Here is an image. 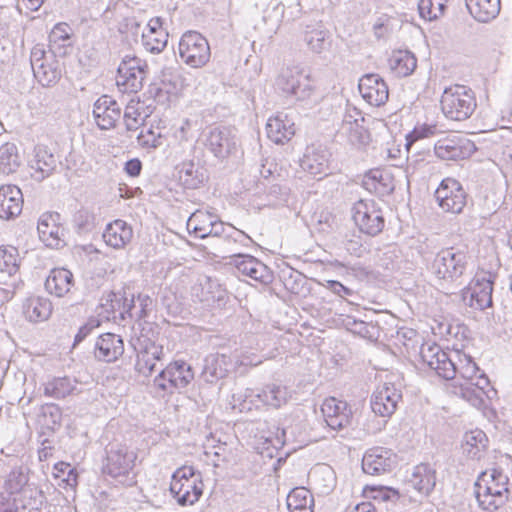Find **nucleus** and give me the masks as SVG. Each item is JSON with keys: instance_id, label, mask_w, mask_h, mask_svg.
<instances>
[{"instance_id": "nucleus-8", "label": "nucleus", "mask_w": 512, "mask_h": 512, "mask_svg": "<svg viewBox=\"0 0 512 512\" xmlns=\"http://www.w3.org/2000/svg\"><path fill=\"white\" fill-rule=\"evenodd\" d=\"M179 55L192 68L203 67L210 59V46L196 31L185 32L179 41Z\"/></svg>"}, {"instance_id": "nucleus-25", "label": "nucleus", "mask_w": 512, "mask_h": 512, "mask_svg": "<svg viewBox=\"0 0 512 512\" xmlns=\"http://www.w3.org/2000/svg\"><path fill=\"white\" fill-rule=\"evenodd\" d=\"M57 166L55 156L47 150L46 147L38 146L35 148V154L29 162L30 175L37 181L41 182L49 177Z\"/></svg>"}, {"instance_id": "nucleus-20", "label": "nucleus", "mask_w": 512, "mask_h": 512, "mask_svg": "<svg viewBox=\"0 0 512 512\" xmlns=\"http://www.w3.org/2000/svg\"><path fill=\"white\" fill-rule=\"evenodd\" d=\"M93 116L100 129L108 130L113 128L120 119L121 108L110 96L103 95L93 105Z\"/></svg>"}, {"instance_id": "nucleus-7", "label": "nucleus", "mask_w": 512, "mask_h": 512, "mask_svg": "<svg viewBox=\"0 0 512 512\" xmlns=\"http://www.w3.org/2000/svg\"><path fill=\"white\" fill-rule=\"evenodd\" d=\"M194 379V372L188 363L176 360L169 363L154 378L153 385L161 392L172 394L187 387Z\"/></svg>"}, {"instance_id": "nucleus-24", "label": "nucleus", "mask_w": 512, "mask_h": 512, "mask_svg": "<svg viewBox=\"0 0 512 512\" xmlns=\"http://www.w3.org/2000/svg\"><path fill=\"white\" fill-rule=\"evenodd\" d=\"M267 137L276 144H285L295 134V124L285 113L270 117L266 124Z\"/></svg>"}, {"instance_id": "nucleus-59", "label": "nucleus", "mask_w": 512, "mask_h": 512, "mask_svg": "<svg viewBox=\"0 0 512 512\" xmlns=\"http://www.w3.org/2000/svg\"><path fill=\"white\" fill-rule=\"evenodd\" d=\"M137 143L143 148H157L162 145V136L152 128H142L137 136Z\"/></svg>"}, {"instance_id": "nucleus-38", "label": "nucleus", "mask_w": 512, "mask_h": 512, "mask_svg": "<svg viewBox=\"0 0 512 512\" xmlns=\"http://www.w3.org/2000/svg\"><path fill=\"white\" fill-rule=\"evenodd\" d=\"M303 39L309 49L314 53L320 54L326 51L330 46L329 31L319 23L307 25L304 30Z\"/></svg>"}, {"instance_id": "nucleus-37", "label": "nucleus", "mask_w": 512, "mask_h": 512, "mask_svg": "<svg viewBox=\"0 0 512 512\" xmlns=\"http://www.w3.org/2000/svg\"><path fill=\"white\" fill-rule=\"evenodd\" d=\"M163 357V347L152 343L138 354L136 370L143 376L149 377L156 370L157 362H160Z\"/></svg>"}, {"instance_id": "nucleus-18", "label": "nucleus", "mask_w": 512, "mask_h": 512, "mask_svg": "<svg viewBox=\"0 0 512 512\" xmlns=\"http://www.w3.org/2000/svg\"><path fill=\"white\" fill-rule=\"evenodd\" d=\"M228 263L234 265L241 274L250 277L256 282L267 285L273 281L274 276L271 269L251 255L244 253L242 255H234V258L229 260Z\"/></svg>"}, {"instance_id": "nucleus-28", "label": "nucleus", "mask_w": 512, "mask_h": 512, "mask_svg": "<svg viewBox=\"0 0 512 512\" xmlns=\"http://www.w3.org/2000/svg\"><path fill=\"white\" fill-rule=\"evenodd\" d=\"M72 28L67 23L56 24L49 34V51L54 56L63 57L72 48Z\"/></svg>"}, {"instance_id": "nucleus-42", "label": "nucleus", "mask_w": 512, "mask_h": 512, "mask_svg": "<svg viewBox=\"0 0 512 512\" xmlns=\"http://www.w3.org/2000/svg\"><path fill=\"white\" fill-rule=\"evenodd\" d=\"M216 221V215L202 210H196L187 221V229L198 238L204 239L211 233V224Z\"/></svg>"}, {"instance_id": "nucleus-22", "label": "nucleus", "mask_w": 512, "mask_h": 512, "mask_svg": "<svg viewBox=\"0 0 512 512\" xmlns=\"http://www.w3.org/2000/svg\"><path fill=\"white\" fill-rule=\"evenodd\" d=\"M124 353V342L121 336L114 333L100 335L95 343L94 356L106 363L116 361Z\"/></svg>"}, {"instance_id": "nucleus-33", "label": "nucleus", "mask_w": 512, "mask_h": 512, "mask_svg": "<svg viewBox=\"0 0 512 512\" xmlns=\"http://www.w3.org/2000/svg\"><path fill=\"white\" fill-rule=\"evenodd\" d=\"M410 485L422 495H429L436 485V470L427 463L414 468L409 478Z\"/></svg>"}, {"instance_id": "nucleus-45", "label": "nucleus", "mask_w": 512, "mask_h": 512, "mask_svg": "<svg viewBox=\"0 0 512 512\" xmlns=\"http://www.w3.org/2000/svg\"><path fill=\"white\" fill-rule=\"evenodd\" d=\"M290 512H313L314 499L311 492L304 487L294 488L287 496Z\"/></svg>"}, {"instance_id": "nucleus-10", "label": "nucleus", "mask_w": 512, "mask_h": 512, "mask_svg": "<svg viewBox=\"0 0 512 512\" xmlns=\"http://www.w3.org/2000/svg\"><path fill=\"white\" fill-rule=\"evenodd\" d=\"M466 263L467 256L463 251L447 248L437 253L431 269L438 279L455 280L464 273Z\"/></svg>"}, {"instance_id": "nucleus-5", "label": "nucleus", "mask_w": 512, "mask_h": 512, "mask_svg": "<svg viewBox=\"0 0 512 512\" xmlns=\"http://www.w3.org/2000/svg\"><path fill=\"white\" fill-rule=\"evenodd\" d=\"M288 399L287 388L277 384L266 385L260 392L246 389L243 394L233 395V408L240 412L251 411L252 407H259L260 404L278 408L285 404Z\"/></svg>"}, {"instance_id": "nucleus-13", "label": "nucleus", "mask_w": 512, "mask_h": 512, "mask_svg": "<svg viewBox=\"0 0 512 512\" xmlns=\"http://www.w3.org/2000/svg\"><path fill=\"white\" fill-rule=\"evenodd\" d=\"M476 147L472 141L461 135H449L434 144V153L444 161H458L468 158Z\"/></svg>"}, {"instance_id": "nucleus-35", "label": "nucleus", "mask_w": 512, "mask_h": 512, "mask_svg": "<svg viewBox=\"0 0 512 512\" xmlns=\"http://www.w3.org/2000/svg\"><path fill=\"white\" fill-rule=\"evenodd\" d=\"M79 383L69 376L54 377L44 384V395L55 399H64L67 396L80 393Z\"/></svg>"}, {"instance_id": "nucleus-56", "label": "nucleus", "mask_w": 512, "mask_h": 512, "mask_svg": "<svg viewBox=\"0 0 512 512\" xmlns=\"http://www.w3.org/2000/svg\"><path fill=\"white\" fill-rule=\"evenodd\" d=\"M440 377L450 380L457 374V365L449 358V355L443 351L438 355L432 368Z\"/></svg>"}, {"instance_id": "nucleus-55", "label": "nucleus", "mask_w": 512, "mask_h": 512, "mask_svg": "<svg viewBox=\"0 0 512 512\" xmlns=\"http://www.w3.org/2000/svg\"><path fill=\"white\" fill-rule=\"evenodd\" d=\"M41 417L43 425L54 431L61 426L62 410L57 404H45L41 408Z\"/></svg>"}, {"instance_id": "nucleus-14", "label": "nucleus", "mask_w": 512, "mask_h": 512, "mask_svg": "<svg viewBox=\"0 0 512 512\" xmlns=\"http://www.w3.org/2000/svg\"><path fill=\"white\" fill-rule=\"evenodd\" d=\"M493 282L491 276L483 273L476 275L472 284L463 290L462 300L471 308L484 310L492 306Z\"/></svg>"}, {"instance_id": "nucleus-2", "label": "nucleus", "mask_w": 512, "mask_h": 512, "mask_svg": "<svg viewBox=\"0 0 512 512\" xmlns=\"http://www.w3.org/2000/svg\"><path fill=\"white\" fill-rule=\"evenodd\" d=\"M509 478L501 470L493 468L481 473L475 483V497L479 507L494 512L508 500Z\"/></svg>"}, {"instance_id": "nucleus-52", "label": "nucleus", "mask_w": 512, "mask_h": 512, "mask_svg": "<svg viewBox=\"0 0 512 512\" xmlns=\"http://www.w3.org/2000/svg\"><path fill=\"white\" fill-rule=\"evenodd\" d=\"M168 42L166 31H154L142 33V45L146 51L158 54L164 50Z\"/></svg>"}, {"instance_id": "nucleus-1", "label": "nucleus", "mask_w": 512, "mask_h": 512, "mask_svg": "<svg viewBox=\"0 0 512 512\" xmlns=\"http://www.w3.org/2000/svg\"><path fill=\"white\" fill-rule=\"evenodd\" d=\"M103 461V474L111 477L116 483L123 486H132L135 480V461L137 453L125 443L113 441L105 448Z\"/></svg>"}, {"instance_id": "nucleus-46", "label": "nucleus", "mask_w": 512, "mask_h": 512, "mask_svg": "<svg viewBox=\"0 0 512 512\" xmlns=\"http://www.w3.org/2000/svg\"><path fill=\"white\" fill-rule=\"evenodd\" d=\"M417 66V59L409 51H396L390 58V68L400 77H406L413 73Z\"/></svg>"}, {"instance_id": "nucleus-15", "label": "nucleus", "mask_w": 512, "mask_h": 512, "mask_svg": "<svg viewBox=\"0 0 512 512\" xmlns=\"http://www.w3.org/2000/svg\"><path fill=\"white\" fill-rule=\"evenodd\" d=\"M353 220L362 232L371 236L379 234L385 223L382 212L375 203L364 201L355 204Z\"/></svg>"}, {"instance_id": "nucleus-39", "label": "nucleus", "mask_w": 512, "mask_h": 512, "mask_svg": "<svg viewBox=\"0 0 512 512\" xmlns=\"http://www.w3.org/2000/svg\"><path fill=\"white\" fill-rule=\"evenodd\" d=\"M487 436L479 429L464 434L462 440L463 453L470 459H479L487 446Z\"/></svg>"}, {"instance_id": "nucleus-6", "label": "nucleus", "mask_w": 512, "mask_h": 512, "mask_svg": "<svg viewBox=\"0 0 512 512\" xmlns=\"http://www.w3.org/2000/svg\"><path fill=\"white\" fill-rule=\"evenodd\" d=\"M276 87L285 96L297 101L309 99L314 92L310 76L297 66L282 69L276 79Z\"/></svg>"}, {"instance_id": "nucleus-21", "label": "nucleus", "mask_w": 512, "mask_h": 512, "mask_svg": "<svg viewBox=\"0 0 512 512\" xmlns=\"http://www.w3.org/2000/svg\"><path fill=\"white\" fill-rule=\"evenodd\" d=\"M321 411L327 425L334 430L343 429L351 423L352 413L344 401L328 398L323 402Z\"/></svg>"}, {"instance_id": "nucleus-51", "label": "nucleus", "mask_w": 512, "mask_h": 512, "mask_svg": "<svg viewBox=\"0 0 512 512\" xmlns=\"http://www.w3.org/2000/svg\"><path fill=\"white\" fill-rule=\"evenodd\" d=\"M29 481L28 469L19 466L13 468L5 481V489L10 494L21 492Z\"/></svg>"}, {"instance_id": "nucleus-62", "label": "nucleus", "mask_w": 512, "mask_h": 512, "mask_svg": "<svg viewBox=\"0 0 512 512\" xmlns=\"http://www.w3.org/2000/svg\"><path fill=\"white\" fill-rule=\"evenodd\" d=\"M435 130H436L435 126H429V125L415 127L406 137L407 148L409 149V147L417 140L427 138V137L434 135Z\"/></svg>"}, {"instance_id": "nucleus-3", "label": "nucleus", "mask_w": 512, "mask_h": 512, "mask_svg": "<svg viewBox=\"0 0 512 512\" xmlns=\"http://www.w3.org/2000/svg\"><path fill=\"white\" fill-rule=\"evenodd\" d=\"M440 102L443 114L453 121H464L470 118L477 107L474 92L464 85L446 88Z\"/></svg>"}, {"instance_id": "nucleus-61", "label": "nucleus", "mask_w": 512, "mask_h": 512, "mask_svg": "<svg viewBox=\"0 0 512 512\" xmlns=\"http://www.w3.org/2000/svg\"><path fill=\"white\" fill-rule=\"evenodd\" d=\"M479 372V368L471 358H465L464 361H461V365L457 366V373L465 380L464 383L474 381Z\"/></svg>"}, {"instance_id": "nucleus-58", "label": "nucleus", "mask_w": 512, "mask_h": 512, "mask_svg": "<svg viewBox=\"0 0 512 512\" xmlns=\"http://www.w3.org/2000/svg\"><path fill=\"white\" fill-rule=\"evenodd\" d=\"M371 493V498L379 505L382 503L395 505L400 497L399 492L391 487H373Z\"/></svg>"}, {"instance_id": "nucleus-49", "label": "nucleus", "mask_w": 512, "mask_h": 512, "mask_svg": "<svg viewBox=\"0 0 512 512\" xmlns=\"http://www.w3.org/2000/svg\"><path fill=\"white\" fill-rule=\"evenodd\" d=\"M204 448L207 457H214L212 462L215 467L220 466L221 462L227 461L230 455L227 444L221 440H216L213 436L206 440Z\"/></svg>"}, {"instance_id": "nucleus-17", "label": "nucleus", "mask_w": 512, "mask_h": 512, "mask_svg": "<svg viewBox=\"0 0 512 512\" xmlns=\"http://www.w3.org/2000/svg\"><path fill=\"white\" fill-rule=\"evenodd\" d=\"M358 89L362 98L371 106L379 107L385 104L389 97L386 82L375 73L363 75L359 80Z\"/></svg>"}, {"instance_id": "nucleus-44", "label": "nucleus", "mask_w": 512, "mask_h": 512, "mask_svg": "<svg viewBox=\"0 0 512 512\" xmlns=\"http://www.w3.org/2000/svg\"><path fill=\"white\" fill-rule=\"evenodd\" d=\"M148 116L145 104L139 100L131 99L126 105L123 116L127 131L138 130Z\"/></svg>"}, {"instance_id": "nucleus-64", "label": "nucleus", "mask_w": 512, "mask_h": 512, "mask_svg": "<svg viewBox=\"0 0 512 512\" xmlns=\"http://www.w3.org/2000/svg\"><path fill=\"white\" fill-rule=\"evenodd\" d=\"M355 123H364L362 112L356 107L347 104L340 126L354 125Z\"/></svg>"}, {"instance_id": "nucleus-54", "label": "nucleus", "mask_w": 512, "mask_h": 512, "mask_svg": "<svg viewBox=\"0 0 512 512\" xmlns=\"http://www.w3.org/2000/svg\"><path fill=\"white\" fill-rule=\"evenodd\" d=\"M55 478H61V482L64 484L63 488H70L72 490L78 484V474L75 468H72L69 463L66 462H58L54 465V473Z\"/></svg>"}, {"instance_id": "nucleus-47", "label": "nucleus", "mask_w": 512, "mask_h": 512, "mask_svg": "<svg viewBox=\"0 0 512 512\" xmlns=\"http://www.w3.org/2000/svg\"><path fill=\"white\" fill-rule=\"evenodd\" d=\"M338 136L345 138L349 144L358 148L364 147L370 142V134L363 123L340 126Z\"/></svg>"}, {"instance_id": "nucleus-53", "label": "nucleus", "mask_w": 512, "mask_h": 512, "mask_svg": "<svg viewBox=\"0 0 512 512\" xmlns=\"http://www.w3.org/2000/svg\"><path fill=\"white\" fill-rule=\"evenodd\" d=\"M447 0H419L418 9L422 18L435 20L444 14Z\"/></svg>"}, {"instance_id": "nucleus-26", "label": "nucleus", "mask_w": 512, "mask_h": 512, "mask_svg": "<svg viewBox=\"0 0 512 512\" xmlns=\"http://www.w3.org/2000/svg\"><path fill=\"white\" fill-rule=\"evenodd\" d=\"M231 366L230 357L225 354L212 353L205 357L201 378L206 383H215L227 376Z\"/></svg>"}, {"instance_id": "nucleus-40", "label": "nucleus", "mask_w": 512, "mask_h": 512, "mask_svg": "<svg viewBox=\"0 0 512 512\" xmlns=\"http://www.w3.org/2000/svg\"><path fill=\"white\" fill-rule=\"evenodd\" d=\"M56 57L57 56L51 54L50 59L41 64V66H37V68H35L33 71L34 77L42 86H52L56 84L61 78L62 70L60 67V62L56 59Z\"/></svg>"}, {"instance_id": "nucleus-34", "label": "nucleus", "mask_w": 512, "mask_h": 512, "mask_svg": "<svg viewBox=\"0 0 512 512\" xmlns=\"http://www.w3.org/2000/svg\"><path fill=\"white\" fill-rule=\"evenodd\" d=\"M52 313V303L46 297L31 296L23 302V314L32 323L47 320Z\"/></svg>"}, {"instance_id": "nucleus-63", "label": "nucleus", "mask_w": 512, "mask_h": 512, "mask_svg": "<svg viewBox=\"0 0 512 512\" xmlns=\"http://www.w3.org/2000/svg\"><path fill=\"white\" fill-rule=\"evenodd\" d=\"M443 353V350L440 346L436 344H426L421 347V357L423 361L432 369L435 363V360L438 358V355Z\"/></svg>"}, {"instance_id": "nucleus-23", "label": "nucleus", "mask_w": 512, "mask_h": 512, "mask_svg": "<svg viewBox=\"0 0 512 512\" xmlns=\"http://www.w3.org/2000/svg\"><path fill=\"white\" fill-rule=\"evenodd\" d=\"M23 208V194L16 185L0 186V219L10 220L19 216Z\"/></svg>"}, {"instance_id": "nucleus-43", "label": "nucleus", "mask_w": 512, "mask_h": 512, "mask_svg": "<svg viewBox=\"0 0 512 512\" xmlns=\"http://www.w3.org/2000/svg\"><path fill=\"white\" fill-rule=\"evenodd\" d=\"M223 242L224 248L228 253L224 258L232 260L234 255H242L243 253L240 252L241 248L249 247L253 243V240L246 233L233 226L230 227L228 234H225Z\"/></svg>"}, {"instance_id": "nucleus-4", "label": "nucleus", "mask_w": 512, "mask_h": 512, "mask_svg": "<svg viewBox=\"0 0 512 512\" xmlns=\"http://www.w3.org/2000/svg\"><path fill=\"white\" fill-rule=\"evenodd\" d=\"M203 486L200 472L192 466L184 465L173 473L170 492L178 504L193 505L201 497Z\"/></svg>"}, {"instance_id": "nucleus-9", "label": "nucleus", "mask_w": 512, "mask_h": 512, "mask_svg": "<svg viewBox=\"0 0 512 512\" xmlns=\"http://www.w3.org/2000/svg\"><path fill=\"white\" fill-rule=\"evenodd\" d=\"M147 65L140 58L125 57L118 66L116 85L122 93H137L143 87Z\"/></svg>"}, {"instance_id": "nucleus-60", "label": "nucleus", "mask_w": 512, "mask_h": 512, "mask_svg": "<svg viewBox=\"0 0 512 512\" xmlns=\"http://www.w3.org/2000/svg\"><path fill=\"white\" fill-rule=\"evenodd\" d=\"M323 477V479L327 482L324 484L325 491L332 489L334 485V477L333 471L329 466L321 465L317 466L309 474V478L314 482H319V478Z\"/></svg>"}, {"instance_id": "nucleus-36", "label": "nucleus", "mask_w": 512, "mask_h": 512, "mask_svg": "<svg viewBox=\"0 0 512 512\" xmlns=\"http://www.w3.org/2000/svg\"><path fill=\"white\" fill-rule=\"evenodd\" d=\"M465 3L470 14L482 23L495 19L501 9V0H465Z\"/></svg>"}, {"instance_id": "nucleus-41", "label": "nucleus", "mask_w": 512, "mask_h": 512, "mask_svg": "<svg viewBox=\"0 0 512 512\" xmlns=\"http://www.w3.org/2000/svg\"><path fill=\"white\" fill-rule=\"evenodd\" d=\"M179 180L187 189H196L206 179L205 170L192 161L183 162L178 171Z\"/></svg>"}, {"instance_id": "nucleus-27", "label": "nucleus", "mask_w": 512, "mask_h": 512, "mask_svg": "<svg viewBox=\"0 0 512 512\" xmlns=\"http://www.w3.org/2000/svg\"><path fill=\"white\" fill-rule=\"evenodd\" d=\"M58 217V214L43 215L38 221L39 238L46 246L51 248H59L63 242V228L56 224Z\"/></svg>"}, {"instance_id": "nucleus-12", "label": "nucleus", "mask_w": 512, "mask_h": 512, "mask_svg": "<svg viewBox=\"0 0 512 512\" xmlns=\"http://www.w3.org/2000/svg\"><path fill=\"white\" fill-rule=\"evenodd\" d=\"M435 198L444 212L459 214L466 206L467 193L458 180L447 177L436 189Z\"/></svg>"}, {"instance_id": "nucleus-50", "label": "nucleus", "mask_w": 512, "mask_h": 512, "mask_svg": "<svg viewBox=\"0 0 512 512\" xmlns=\"http://www.w3.org/2000/svg\"><path fill=\"white\" fill-rule=\"evenodd\" d=\"M18 250L13 246L0 247V272L9 276L14 275L19 269Z\"/></svg>"}, {"instance_id": "nucleus-11", "label": "nucleus", "mask_w": 512, "mask_h": 512, "mask_svg": "<svg viewBox=\"0 0 512 512\" xmlns=\"http://www.w3.org/2000/svg\"><path fill=\"white\" fill-rule=\"evenodd\" d=\"M203 143L215 158L224 160L236 152L238 139L232 128L217 126L210 128L204 134Z\"/></svg>"}, {"instance_id": "nucleus-16", "label": "nucleus", "mask_w": 512, "mask_h": 512, "mask_svg": "<svg viewBox=\"0 0 512 512\" xmlns=\"http://www.w3.org/2000/svg\"><path fill=\"white\" fill-rule=\"evenodd\" d=\"M396 465V454L391 449L384 447L371 448L365 452L362 458V470L371 476L389 473Z\"/></svg>"}, {"instance_id": "nucleus-57", "label": "nucleus", "mask_w": 512, "mask_h": 512, "mask_svg": "<svg viewBox=\"0 0 512 512\" xmlns=\"http://www.w3.org/2000/svg\"><path fill=\"white\" fill-rule=\"evenodd\" d=\"M463 399L469 402L474 407H481L484 403L483 391L475 389L470 383H460L459 392H457Z\"/></svg>"}, {"instance_id": "nucleus-31", "label": "nucleus", "mask_w": 512, "mask_h": 512, "mask_svg": "<svg viewBox=\"0 0 512 512\" xmlns=\"http://www.w3.org/2000/svg\"><path fill=\"white\" fill-rule=\"evenodd\" d=\"M302 169L313 176L328 174L329 158L327 151L309 147L300 161Z\"/></svg>"}, {"instance_id": "nucleus-30", "label": "nucleus", "mask_w": 512, "mask_h": 512, "mask_svg": "<svg viewBox=\"0 0 512 512\" xmlns=\"http://www.w3.org/2000/svg\"><path fill=\"white\" fill-rule=\"evenodd\" d=\"M363 187L378 196H386L394 191L392 175L384 170L369 171L363 178Z\"/></svg>"}, {"instance_id": "nucleus-32", "label": "nucleus", "mask_w": 512, "mask_h": 512, "mask_svg": "<svg viewBox=\"0 0 512 512\" xmlns=\"http://www.w3.org/2000/svg\"><path fill=\"white\" fill-rule=\"evenodd\" d=\"M73 286V274L65 268L53 269L45 281L46 290L57 297H63L68 294Z\"/></svg>"}, {"instance_id": "nucleus-19", "label": "nucleus", "mask_w": 512, "mask_h": 512, "mask_svg": "<svg viewBox=\"0 0 512 512\" xmlns=\"http://www.w3.org/2000/svg\"><path fill=\"white\" fill-rule=\"evenodd\" d=\"M401 392L390 383L377 387L371 396V409L381 417H390L401 400Z\"/></svg>"}, {"instance_id": "nucleus-48", "label": "nucleus", "mask_w": 512, "mask_h": 512, "mask_svg": "<svg viewBox=\"0 0 512 512\" xmlns=\"http://www.w3.org/2000/svg\"><path fill=\"white\" fill-rule=\"evenodd\" d=\"M21 160L14 143L7 142L0 147V173L9 175L17 170Z\"/></svg>"}, {"instance_id": "nucleus-29", "label": "nucleus", "mask_w": 512, "mask_h": 512, "mask_svg": "<svg viewBox=\"0 0 512 512\" xmlns=\"http://www.w3.org/2000/svg\"><path fill=\"white\" fill-rule=\"evenodd\" d=\"M133 237L132 228L123 220L117 219L106 226L103 233L105 243L115 249L124 248Z\"/></svg>"}]
</instances>
